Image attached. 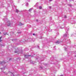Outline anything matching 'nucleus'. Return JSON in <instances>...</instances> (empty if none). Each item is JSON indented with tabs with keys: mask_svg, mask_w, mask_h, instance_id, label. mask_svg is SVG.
Segmentation results:
<instances>
[{
	"mask_svg": "<svg viewBox=\"0 0 76 76\" xmlns=\"http://www.w3.org/2000/svg\"><path fill=\"white\" fill-rule=\"evenodd\" d=\"M21 25H23V24H22V23H21Z\"/></svg>",
	"mask_w": 76,
	"mask_h": 76,
	"instance_id": "nucleus-14",
	"label": "nucleus"
},
{
	"mask_svg": "<svg viewBox=\"0 0 76 76\" xmlns=\"http://www.w3.org/2000/svg\"><path fill=\"white\" fill-rule=\"evenodd\" d=\"M57 43H58V42H57Z\"/></svg>",
	"mask_w": 76,
	"mask_h": 76,
	"instance_id": "nucleus-18",
	"label": "nucleus"
},
{
	"mask_svg": "<svg viewBox=\"0 0 76 76\" xmlns=\"http://www.w3.org/2000/svg\"><path fill=\"white\" fill-rule=\"evenodd\" d=\"M10 23H8V26H12V23L10 24Z\"/></svg>",
	"mask_w": 76,
	"mask_h": 76,
	"instance_id": "nucleus-1",
	"label": "nucleus"
},
{
	"mask_svg": "<svg viewBox=\"0 0 76 76\" xmlns=\"http://www.w3.org/2000/svg\"><path fill=\"white\" fill-rule=\"evenodd\" d=\"M39 9H42V7H39Z\"/></svg>",
	"mask_w": 76,
	"mask_h": 76,
	"instance_id": "nucleus-3",
	"label": "nucleus"
},
{
	"mask_svg": "<svg viewBox=\"0 0 76 76\" xmlns=\"http://www.w3.org/2000/svg\"><path fill=\"white\" fill-rule=\"evenodd\" d=\"M31 10H32V8H31V9H29V11H31Z\"/></svg>",
	"mask_w": 76,
	"mask_h": 76,
	"instance_id": "nucleus-5",
	"label": "nucleus"
},
{
	"mask_svg": "<svg viewBox=\"0 0 76 76\" xmlns=\"http://www.w3.org/2000/svg\"><path fill=\"white\" fill-rule=\"evenodd\" d=\"M11 73V75H12H12H13V76H14L13 75V73Z\"/></svg>",
	"mask_w": 76,
	"mask_h": 76,
	"instance_id": "nucleus-4",
	"label": "nucleus"
},
{
	"mask_svg": "<svg viewBox=\"0 0 76 76\" xmlns=\"http://www.w3.org/2000/svg\"><path fill=\"white\" fill-rule=\"evenodd\" d=\"M3 63H4V62H2V64H3Z\"/></svg>",
	"mask_w": 76,
	"mask_h": 76,
	"instance_id": "nucleus-13",
	"label": "nucleus"
},
{
	"mask_svg": "<svg viewBox=\"0 0 76 76\" xmlns=\"http://www.w3.org/2000/svg\"><path fill=\"white\" fill-rule=\"evenodd\" d=\"M0 41H1V40H0Z\"/></svg>",
	"mask_w": 76,
	"mask_h": 76,
	"instance_id": "nucleus-16",
	"label": "nucleus"
},
{
	"mask_svg": "<svg viewBox=\"0 0 76 76\" xmlns=\"http://www.w3.org/2000/svg\"><path fill=\"white\" fill-rule=\"evenodd\" d=\"M64 18H66V16H65Z\"/></svg>",
	"mask_w": 76,
	"mask_h": 76,
	"instance_id": "nucleus-9",
	"label": "nucleus"
},
{
	"mask_svg": "<svg viewBox=\"0 0 76 76\" xmlns=\"http://www.w3.org/2000/svg\"><path fill=\"white\" fill-rule=\"evenodd\" d=\"M49 7V9H51V7Z\"/></svg>",
	"mask_w": 76,
	"mask_h": 76,
	"instance_id": "nucleus-6",
	"label": "nucleus"
},
{
	"mask_svg": "<svg viewBox=\"0 0 76 76\" xmlns=\"http://www.w3.org/2000/svg\"><path fill=\"white\" fill-rule=\"evenodd\" d=\"M65 36V37H66V36Z\"/></svg>",
	"mask_w": 76,
	"mask_h": 76,
	"instance_id": "nucleus-19",
	"label": "nucleus"
},
{
	"mask_svg": "<svg viewBox=\"0 0 76 76\" xmlns=\"http://www.w3.org/2000/svg\"><path fill=\"white\" fill-rule=\"evenodd\" d=\"M16 12H17V13H18V12H19V10H16Z\"/></svg>",
	"mask_w": 76,
	"mask_h": 76,
	"instance_id": "nucleus-2",
	"label": "nucleus"
},
{
	"mask_svg": "<svg viewBox=\"0 0 76 76\" xmlns=\"http://www.w3.org/2000/svg\"><path fill=\"white\" fill-rule=\"evenodd\" d=\"M26 5H28V4H27Z\"/></svg>",
	"mask_w": 76,
	"mask_h": 76,
	"instance_id": "nucleus-15",
	"label": "nucleus"
},
{
	"mask_svg": "<svg viewBox=\"0 0 76 76\" xmlns=\"http://www.w3.org/2000/svg\"><path fill=\"white\" fill-rule=\"evenodd\" d=\"M1 37H0V39H1Z\"/></svg>",
	"mask_w": 76,
	"mask_h": 76,
	"instance_id": "nucleus-8",
	"label": "nucleus"
},
{
	"mask_svg": "<svg viewBox=\"0 0 76 76\" xmlns=\"http://www.w3.org/2000/svg\"><path fill=\"white\" fill-rule=\"evenodd\" d=\"M67 50V48H65V50Z\"/></svg>",
	"mask_w": 76,
	"mask_h": 76,
	"instance_id": "nucleus-7",
	"label": "nucleus"
},
{
	"mask_svg": "<svg viewBox=\"0 0 76 76\" xmlns=\"http://www.w3.org/2000/svg\"><path fill=\"white\" fill-rule=\"evenodd\" d=\"M33 35H35V34H33Z\"/></svg>",
	"mask_w": 76,
	"mask_h": 76,
	"instance_id": "nucleus-11",
	"label": "nucleus"
},
{
	"mask_svg": "<svg viewBox=\"0 0 76 76\" xmlns=\"http://www.w3.org/2000/svg\"><path fill=\"white\" fill-rule=\"evenodd\" d=\"M63 76V75H61V76Z\"/></svg>",
	"mask_w": 76,
	"mask_h": 76,
	"instance_id": "nucleus-17",
	"label": "nucleus"
},
{
	"mask_svg": "<svg viewBox=\"0 0 76 76\" xmlns=\"http://www.w3.org/2000/svg\"><path fill=\"white\" fill-rule=\"evenodd\" d=\"M15 53H17V52L15 51Z\"/></svg>",
	"mask_w": 76,
	"mask_h": 76,
	"instance_id": "nucleus-10",
	"label": "nucleus"
},
{
	"mask_svg": "<svg viewBox=\"0 0 76 76\" xmlns=\"http://www.w3.org/2000/svg\"><path fill=\"white\" fill-rule=\"evenodd\" d=\"M50 1H52V0H50Z\"/></svg>",
	"mask_w": 76,
	"mask_h": 76,
	"instance_id": "nucleus-12",
	"label": "nucleus"
}]
</instances>
